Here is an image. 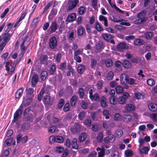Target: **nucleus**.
<instances>
[{
    "label": "nucleus",
    "mask_w": 157,
    "mask_h": 157,
    "mask_svg": "<svg viewBox=\"0 0 157 157\" xmlns=\"http://www.w3.org/2000/svg\"><path fill=\"white\" fill-rule=\"evenodd\" d=\"M70 109V105L69 103H66L63 108V110L65 112H67Z\"/></svg>",
    "instance_id": "55"
},
{
    "label": "nucleus",
    "mask_w": 157,
    "mask_h": 157,
    "mask_svg": "<svg viewBox=\"0 0 157 157\" xmlns=\"http://www.w3.org/2000/svg\"><path fill=\"white\" fill-rule=\"evenodd\" d=\"M128 46L125 42H121L119 44L117 47V49L119 51H121L125 49L128 48Z\"/></svg>",
    "instance_id": "9"
},
{
    "label": "nucleus",
    "mask_w": 157,
    "mask_h": 157,
    "mask_svg": "<svg viewBox=\"0 0 157 157\" xmlns=\"http://www.w3.org/2000/svg\"><path fill=\"white\" fill-rule=\"evenodd\" d=\"M103 114L104 116L105 117V118L106 119H108L109 118V115H110L109 112L107 110H105L103 112Z\"/></svg>",
    "instance_id": "43"
},
{
    "label": "nucleus",
    "mask_w": 157,
    "mask_h": 157,
    "mask_svg": "<svg viewBox=\"0 0 157 157\" xmlns=\"http://www.w3.org/2000/svg\"><path fill=\"white\" fill-rule=\"evenodd\" d=\"M99 20L100 21H104V25L105 26H108L107 20L105 17L102 15H100L99 17Z\"/></svg>",
    "instance_id": "29"
},
{
    "label": "nucleus",
    "mask_w": 157,
    "mask_h": 157,
    "mask_svg": "<svg viewBox=\"0 0 157 157\" xmlns=\"http://www.w3.org/2000/svg\"><path fill=\"white\" fill-rule=\"evenodd\" d=\"M115 90L116 93L118 94L121 93L123 91V88L120 86H117Z\"/></svg>",
    "instance_id": "39"
},
{
    "label": "nucleus",
    "mask_w": 157,
    "mask_h": 157,
    "mask_svg": "<svg viewBox=\"0 0 157 157\" xmlns=\"http://www.w3.org/2000/svg\"><path fill=\"white\" fill-rule=\"evenodd\" d=\"M64 150V147H56V152L59 153H61L63 152Z\"/></svg>",
    "instance_id": "48"
},
{
    "label": "nucleus",
    "mask_w": 157,
    "mask_h": 157,
    "mask_svg": "<svg viewBox=\"0 0 157 157\" xmlns=\"http://www.w3.org/2000/svg\"><path fill=\"white\" fill-rule=\"evenodd\" d=\"M38 76L37 74L34 75L32 78L31 84L32 86H35L38 81Z\"/></svg>",
    "instance_id": "14"
},
{
    "label": "nucleus",
    "mask_w": 157,
    "mask_h": 157,
    "mask_svg": "<svg viewBox=\"0 0 157 157\" xmlns=\"http://www.w3.org/2000/svg\"><path fill=\"white\" fill-rule=\"evenodd\" d=\"M123 134V132L122 131L121 129H118L116 131L115 135L116 137L119 138Z\"/></svg>",
    "instance_id": "30"
},
{
    "label": "nucleus",
    "mask_w": 157,
    "mask_h": 157,
    "mask_svg": "<svg viewBox=\"0 0 157 157\" xmlns=\"http://www.w3.org/2000/svg\"><path fill=\"white\" fill-rule=\"evenodd\" d=\"M56 70L55 65L54 64H52L51 66V67H50L49 71L50 72V73L51 74H53L55 71Z\"/></svg>",
    "instance_id": "53"
},
{
    "label": "nucleus",
    "mask_w": 157,
    "mask_h": 157,
    "mask_svg": "<svg viewBox=\"0 0 157 157\" xmlns=\"http://www.w3.org/2000/svg\"><path fill=\"white\" fill-rule=\"evenodd\" d=\"M144 42V40L140 39H136L134 41V44L136 45H142Z\"/></svg>",
    "instance_id": "31"
},
{
    "label": "nucleus",
    "mask_w": 157,
    "mask_h": 157,
    "mask_svg": "<svg viewBox=\"0 0 157 157\" xmlns=\"http://www.w3.org/2000/svg\"><path fill=\"white\" fill-rule=\"evenodd\" d=\"M145 22V20L144 19H142L140 18H139L138 19H137L134 21V23L136 24H140L143 22Z\"/></svg>",
    "instance_id": "54"
},
{
    "label": "nucleus",
    "mask_w": 157,
    "mask_h": 157,
    "mask_svg": "<svg viewBox=\"0 0 157 157\" xmlns=\"http://www.w3.org/2000/svg\"><path fill=\"white\" fill-rule=\"evenodd\" d=\"M74 32H72L69 35V40L71 42L75 38L74 37Z\"/></svg>",
    "instance_id": "58"
},
{
    "label": "nucleus",
    "mask_w": 157,
    "mask_h": 157,
    "mask_svg": "<svg viewBox=\"0 0 157 157\" xmlns=\"http://www.w3.org/2000/svg\"><path fill=\"white\" fill-rule=\"evenodd\" d=\"M109 101L111 104L115 105L116 103V102L114 96H111L109 98Z\"/></svg>",
    "instance_id": "60"
},
{
    "label": "nucleus",
    "mask_w": 157,
    "mask_h": 157,
    "mask_svg": "<svg viewBox=\"0 0 157 157\" xmlns=\"http://www.w3.org/2000/svg\"><path fill=\"white\" fill-rule=\"evenodd\" d=\"M95 28L98 31H101L103 30L101 26L98 22H96L95 23Z\"/></svg>",
    "instance_id": "45"
},
{
    "label": "nucleus",
    "mask_w": 157,
    "mask_h": 157,
    "mask_svg": "<svg viewBox=\"0 0 157 157\" xmlns=\"http://www.w3.org/2000/svg\"><path fill=\"white\" fill-rule=\"evenodd\" d=\"M56 129V127L55 126H52L48 128V131L51 133H53L55 132Z\"/></svg>",
    "instance_id": "59"
},
{
    "label": "nucleus",
    "mask_w": 157,
    "mask_h": 157,
    "mask_svg": "<svg viewBox=\"0 0 157 157\" xmlns=\"http://www.w3.org/2000/svg\"><path fill=\"white\" fill-rule=\"evenodd\" d=\"M102 36L103 38L107 41H110V40L113 39L112 36L109 34H103Z\"/></svg>",
    "instance_id": "22"
},
{
    "label": "nucleus",
    "mask_w": 157,
    "mask_h": 157,
    "mask_svg": "<svg viewBox=\"0 0 157 157\" xmlns=\"http://www.w3.org/2000/svg\"><path fill=\"white\" fill-rule=\"evenodd\" d=\"M78 3V0H70L69 2V6L68 10H72L75 7L77 4Z\"/></svg>",
    "instance_id": "6"
},
{
    "label": "nucleus",
    "mask_w": 157,
    "mask_h": 157,
    "mask_svg": "<svg viewBox=\"0 0 157 157\" xmlns=\"http://www.w3.org/2000/svg\"><path fill=\"white\" fill-rule=\"evenodd\" d=\"M44 102L46 104L49 105L50 104L51 105H52V101L51 100L50 97L49 95H47L45 96L44 97Z\"/></svg>",
    "instance_id": "19"
},
{
    "label": "nucleus",
    "mask_w": 157,
    "mask_h": 157,
    "mask_svg": "<svg viewBox=\"0 0 157 157\" xmlns=\"http://www.w3.org/2000/svg\"><path fill=\"white\" fill-rule=\"evenodd\" d=\"M23 92V90L21 88H20L18 90L15 94V97L16 98H18L21 95Z\"/></svg>",
    "instance_id": "44"
},
{
    "label": "nucleus",
    "mask_w": 157,
    "mask_h": 157,
    "mask_svg": "<svg viewBox=\"0 0 157 157\" xmlns=\"http://www.w3.org/2000/svg\"><path fill=\"white\" fill-rule=\"evenodd\" d=\"M81 128V126L78 123H75L73 128H71V131L74 133L79 132Z\"/></svg>",
    "instance_id": "7"
},
{
    "label": "nucleus",
    "mask_w": 157,
    "mask_h": 157,
    "mask_svg": "<svg viewBox=\"0 0 157 157\" xmlns=\"http://www.w3.org/2000/svg\"><path fill=\"white\" fill-rule=\"evenodd\" d=\"M135 96L137 99H139L141 98L143 99L144 97L143 95L140 92L135 93Z\"/></svg>",
    "instance_id": "47"
},
{
    "label": "nucleus",
    "mask_w": 157,
    "mask_h": 157,
    "mask_svg": "<svg viewBox=\"0 0 157 157\" xmlns=\"http://www.w3.org/2000/svg\"><path fill=\"white\" fill-rule=\"evenodd\" d=\"M52 141L58 143H62L64 140L63 138L61 136H51L49 138V143L52 144Z\"/></svg>",
    "instance_id": "1"
},
{
    "label": "nucleus",
    "mask_w": 157,
    "mask_h": 157,
    "mask_svg": "<svg viewBox=\"0 0 157 157\" xmlns=\"http://www.w3.org/2000/svg\"><path fill=\"white\" fill-rule=\"evenodd\" d=\"M22 111L20 109L17 110L15 113L14 115V118L13 122H14L16 121L18 118H20V116L22 114Z\"/></svg>",
    "instance_id": "13"
},
{
    "label": "nucleus",
    "mask_w": 157,
    "mask_h": 157,
    "mask_svg": "<svg viewBox=\"0 0 157 157\" xmlns=\"http://www.w3.org/2000/svg\"><path fill=\"white\" fill-rule=\"evenodd\" d=\"M84 124L85 125H86L87 127H90L91 124V121L89 119H86L84 121Z\"/></svg>",
    "instance_id": "57"
},
{
    "label": "nucleus",
    "mask_w": 157,
    "mask_h": 157,
    "mask_svg": "<svg viewBox=\"0 0 157 157\" xmlns=\"http://www.w3.org/2000/svg\"><path fill=\"white\" fill-rule=\"evenodd\" d=\"M101 105L102 107H106L107 106V104L106 102V98L105 96H102L100 100Z\"/></svg>",
    "instance_id": "18"
},
{
    "label": "nucleus",
    "mask_w": 157,
    "mask_h": 157,
    "mask_svg": "<svg viewBox=\"0 0 157 157\" xmlns=\"http://www.w3.org/2000/svg\"><path fill=\"white\" fill-rule=\"evenodd\" d=\"M85 11V8L84 7H81L78 8V14L82 15L84 13Z\"/></svg>",
    "instance_id": "49"
},
{
    "label": "nucleus",
    "mask_w": 157,
    "mask_h": 157,
    "mask_svg": "<svg viewBox=\"0 0 157 157\" xmlns=\"http://www.w3.org/2000/svg\"><path fill=\"white\" fill-rule=\"evenodd\" d=\"M77 139L76 138L73 139L72 141V147L73 148L77 149L78 148V146L77 145Z\"/></svg>",
    "instance_id": "37"
},
{
    "label": "nucleus",
    "mask_w": 157,
    "mask_h": 157,
    "mask_svg": "<svg viewBox=\"0 0 157 157\" xmlns=\"http://www.w3.org/2000/svg\"><path fill=\"white\" fill-rule=\"evenodd\" d=\"M85 116V113L84 112H82L80 113L78 117L80 120H82L84 119Z\"/></svg>",
    "instance_id": "62"
},
{
    "label": "nucleus",
    "mask_w": 157,
    "mask_h": 157,
    "mask_svg": "<svg viewBox=\"0 0 157 157\" xmlns=\"http://www.w3.org/2000/svg\"><path fill=\"white\" fill-rule=\"evenodd\" d=\"M96 150L98 151H99L98 152V157H104L105 154V150L104 148L98 147L96 149Z\"/></svg>",
    "instance_id": "12"
},
{
    "label": "nucleus",
    "mask_w": 157,
    "mask_h": 157,
    "mask_svg": "<svg viewBox=\"0 0 157 157\" xmlns=\"http://www.w3.org/2000/svg\"><path fill=\"white\" fill-rule=\"evenodd\" d=\"M149 109L153 112L157 111V105L155 103H151L149 104Z\"/></svg>",
    "instance_id": "16"
},
{
    "label": "nucleus",
    "mask_w": 157,
    "mask_h": 157,
    "mask_svg": "<svg viewBox=\"0 0 157 157\" xmlns=\"http://www.w3.org/2000/svg\"><path fill=\"white\" fill-rule=\"evenodd\" d=\"M11 36V35L10 33L6 34V33H3L2 36H1L2 39H3L2 42L6 44L7 41L10 40Z\"/></svg>",
    "instance_id": "5"
},
{
    "label": "nucleus",
    "mask_w": 157,
    "mask_h": 157,
    "mask_svg": "<svg viewBox=\"0 0 157 157\" xmlns=\"http://www.w3.org/2000/svg\"><path fill=\"white\" fill-rule=\"evenodd\" d=\"M123 65L125 68H129L131 66L130 63L128 60L123 61Z\"/></svg>",
    "instance_id": "35"
},
{
    "label": "nucleus",
    "mask_w": 157,
    "mask_h": 157,
    "mask_svg": "<svg viewBox=\"0 0 157 157\" xmlns=\"http://www.w3.org/2000/svg\"><path fill=\"white\" fill-rule=\"evenodd\" d=\"M50 28H51L50 33L55 32L57 29V25L56 22H52Z\"/></svg>",
    "instance_id": "20"
},
{
    "label": "nucleus",
    "mask_w": 157,
    "mask_h": 157,
    "mask_svg": "<svg viewBox=\"0 0 157 157\" xmlns=\"http://www.w3.org/2000/svg\"><path fill=\"white\" fill-rule=\"evenodd\" d=\"M84 29L82 26H78V27L77 33L78 36H82L83 34Z\"/></svg>",
    "instance_id": "40"
},
{
    "label": "nucleus",
    "mask_w": 157,
    "mask_h": 157,
    "mask_svg": "<svg viewBox=\"0 0 157 157\" xmlns=\"http://www.w3.org/2000/svg\"><path fill=\"white\" fill-rule=\"evenodd\" d=\"M90 98L92 99H94L95 101H98L100 100V97L99 94L98 93H96L94 95H93L91 98Z\"/></svg>",
    "instance_id": "41"
},
{
    "label": "nucleus",
    "mask_w": 157,
    "mask_h": 157,
    "mask_svg": "<svg viewBox=\"0 0 157 157\" xmlns=\"http://www.w3.org/2000/svg\"><path fill=\"white\" fill-rule=\"evenodd\" d=\"M149 150V149L147 147H145L143 148L142 149L140 150L141 153L146 154L148 152Z\"/></svg>",
    "instance_id": "52"
},
{
    "label": "nucleus",
    "mask_w": 157,
    "mask_h": 157,
    "mask_svg": "<svg viewBox=\"0 0 157 157\" xmlns=\"http://www.w3.org/2000/svg\"><path fill=\"white\" fill-rule=\"evenodd\" d=\"M32 111V110L30 108H28L26 109L24 113V116H26L28 114H29L30 112Z\"/></svg>",
    "instance_id": "61"
},
{
    "label": "nucleus",
    "mask_w": 157,
    "mask_h": 157,
    "mask_svg": "<svg viewBox=\"0 0 157 157\" xmlns=\"http://www.w3.org/2000/svg\"><path fill=\"white\" fill-rule=\"evenodd\" d=\"M77 97L76 95H74L71 97L70 100V103L72 106L75 105L76 102L77 101Z\"/></svg>",
    "instance_id": "25"
},
{
    "label": "nucleus",
    "mask_w": 157,
    "mask_h": 157,
    "mask_svg": "<svg viewBox=\"0 0 157 157\" xmlns=\"http://www.w3.org/2000/svg\"><path fill=\"white\" fill-rule=\"evenodd\" d=\"M127 82L130 85H136V83L135 82V80L133 78H128Z\"/></svg>",
    "instance_id": "51"
},
{
    "label": "nucleus",
    "mask_w": 157,
    "mask_h": 157,
    "mask_svg": "<svg viewBox=\"0 0 157 157\" xmlns=\"http://www.w3.org/2000/svg\"><path fill=\"white\" fill-rule=\"evenodd\" d=\"M49 45L50 47L52 49H54L56 47L57 45V40L56 38L53 36L49 39Z\"/></svg>",
    "instance_id": "2"
},
{
    "label": "nucleus",
    "mask_w": 157,
    "mask_h": 157,
    "mask_svg": "<svg viewBox=\"0 0 157 157\" xmlns=\"http://www.w3.org/2000/svg\"><path fill=\"white\" fill-rule=\"evenodd\" d=\"M125 155L127 157H131L133 155V151L131 150H128L125 151Z\"/></svg>",
    "instance_id": "38"
},
{
    "label": "nucleus",
    "mask_w": 157,
    "mask_h": 157,
    "mask_svg": "<svg viewBox=\"0 0 157 157\" xmlns=\"http://www.w3.org/2000/svg\"><path fill=\"white\" fill-rule=\"evenodd\" d=\"M47 72L45 71H43L41 73V78L42 80H45L47 76Z\"/></svg>",
    "instance_id": "36"
},
{
    "label": "nucleus",
    "mask_w": 157,
    "mask_h": 157,
    "mask_svg": "<svg viewBox=\"0 0 157 157\" xmlns=\"http://www.w3.org/2000/svg\"><path fill=\"white\" fill-rule=\"evenodd\" d=\"M110 19L111 21L116 22H121L123 21V19L120 17L118 18H115L113 16L112 18H110Z\"/></svg>",
    "instance_id": "42"
},
{
    "label": "nucleus",
    "mask_w": 157,
    "mask_h": 157,
    "mask_svg": "<svg viewBox=\"0 0 157 157\" xmlns=\"http://www.w3.org/2000/svg\"><path fill=\"white\" fill-rule=\"evenodd\" d=\"M26 94L27 96H30V97H32L34 96V90L33 88L29 87L27 85L26 88Z\"/></svg>",
    "instance_id": "11"
},
{
    "label": "nucleus",
    "mask_w": 157,
    "mask_h": 157,
    "mask_svg": "<svg viewBox=\"0 0 157 157\" xmlns=\"http://www.w3.org/2000/svg\"><path fill=\"white\" fill-rule=\"evenodd\" d=\"M145 34L146 38L148 39H151L153 35V33L150 32H147Z\"/></svg>",
    "instance_id": "50"
},
{
    "label": "nucleus",
    "mask_w": 157,
    "mask_h": 157,
    "mask_svg": "<svg viewBox=\"0 0 157 157\" xmlns=\"http://www.w3.org/2000/svg\"><path fill=\"white\" fill-rule=\"evenodd\" d=\"M78 71L80 74H82L85 70V67L82 64H80L78 67Z\"/></svg>",
    "instance_id": "23"
},
{
    "label": "nucleus",
    "mask_w": 157,
    "mask_h": 157,
    "mask_svg": "<svg viewBox=\"0 0 157 157\" xmlns=\"http://www.w3.org/2000/svg\"><path fill=\"white\" fill-rule=\"evenodd\" d=\"M97 153L95 151L90 153L88 155L87 157H97Z\"/></svg>",
    "instance_id": "64"
},
{
    "label": "nucleus",
    "mask_w": 157,
    "mask_h": 157,
    "mask_svg": "<svg viewBox=\"0 0 157 157\" xmlns=\"http://www.w3.org/2000/svg\"><path fill=\"white\" fill-rule=\"evenodd\" d=\"M64 145L66 146L67 148H69L71 145V142L70 140L68 139L67 138L66 141Z\"/></svg>",
    "instance_id": "56"
},
{
    "label": "nucleus",
    "mask_w": 157,
    "mask_h": 157,
    "mask_svg": "<svg viewBox=\"0 0 157 157\" xmlns=\"http://www.w3.org/2000/svg\"><path fill=\"white\" fill-rule=\"evenodd\" d=\"M147 11L145 10H143L139 13L137 15V17L142 19H144L145 20V21H147V17L146 15L147 14Z\"/></svg>",
    "instance_id": "10"
},
{
    "label": "nucleus",
    "mask_w": 157,
    "mask_h": 157,
    "mask_svg": "<svg viewBox=\"0 0 157 157\" xmlns=\"http://www.w3.org/2000/svg\"><path fill=\"white\" fill-rule=\"evenodd\" d=\"M103 140L105 143H112L115 140V137L113 135H110L104 138Z\"/></svg>",
    "instance_id": "8"
},
{
    "label": "nucleus",
    "mask_w": 157,
    "mask_h": 157,
    "mask_svg": "<svg viewBox=\"0 0 157 157\" xmlns=\"http://www.w3.org/2000/svg\"><path fill=\"white\" fill-rule=\"evenodd\" d=\"M87 135L84 133H82L78 137V140L80 142H83L86 138Z\"/></svg>",
    "instance_id": "26"
},
{
    "label": "nucleus",
    "mask_w": 157,
    "mask_h": 157,
    "mask_svg": "<svg viewBox=\"0 0 157 157\" xmlns=\"http://www.w3.org/2000/svg\"><path fill=\"white\" fill-rule=\"evenodd\" d=\"M78 94L80 98L82 99L84 95V90L82 88H80L78 90Z\"/></svg>",
    "instance_id": "32"
},
{
    "label": "nucleus",
    "mask_w": 157,
    "mask_h": 157,
    "mask_svg": "<svg viewBox=\"0 0 157 157\" xmlns=\"http://www.w3.org/2000/svg\"><path fill=\"white\" fill-rule=\"evenodd\" d=\"M113 76V73L112 71H110L107 74L106 78L108 80H111L112 79Z\"/></svg>",
    "instance_id": "34"
},
{
    "label": "nucleus",
    "mask_w": 157,
    "mask_h": 157,
    "mask_svg": "<svg viewBox=\"0 0 157 157\" xmlns=\"http://www.w3.org/2000/svg\"><path fill=\"white\" fill-rule=\"evenodd\" d=\"M102 63L105 64L106 67L109 68L111 67L113 65L112 60L110 58H108L106 60L102 59Z\"/></svg>",
    "instance_id": "4"
},
{
    "label": "nucleus",
    "mask_w": 157,
    "mask_h": 157,
    "mask_svg": "<svg viewBox=\"0 0 157 157\" xmlns=\"http://www.w3.org/2000/svg\"><path fill=\"white\" fill-rule=\"evenodd\" d=\"M103 137V134L101 132H99L98 134L97 139L98 142H100L102 141Z\"/></svg>",
    "instance_id": "33"
},
{
    "label": "nucleus",
    "mask_w": 157,
    "mask_h": 157,
    "mask_svg": "<svg viewBox=\"0 0 157 157\" xmlns=\"http://www.w3.org/2000/svg\"><path fill=\"white\" fill-rule=\"evenodd\" d=\"M135 109V107L133 105L127 104L125 107V109L127 112L132 111Z\"/></svg>",
    "instance_id": "24"
},
{
    "label": "nucleus",
    "mask_w": 157,
    "mask_h": 157,
    "mask_svg": "<svg viewBox=\"0 0 157 157\" xmlns=\"http://www.w3.org/2000/svg\"><path fill=\"white\" fill-rule=\"evenodd\" d=\"M40 63L41 64H44L45 65L48 64V57L45 54H42L40 56L39 58Z\"/></svg>",
    "instance_id": "3"
},
{
    "label": "nucleus",
    "mask_w": 157,
    "mask_h": 157,
    "mask_svg": "<svg viewBox=\"0 0 157 157\" xmlns=\"http://www.w3.org/2000/svg\"><path fill=\"white\" fill-rule=\"evenodd\" d=\"M123 119L124 122H128L132 120V117L130 114H126L123 115Z\"/></svg>",
    "instance_id": "21"
},
{
    "label": "nucleus",
    "mask_w": 157,
    "mask_h": 157,
    "mask_svg": "<svg viewBox=\"0 0 157 157\" xmlns=\"http://www.w3.org/2000/svg\"><path fill=\"white\" fill-rule=\"evenodd\" d=\"M118 152L117 150L114 151L111 155L112 157H118Z\"/></svg>",
    "instance_id": "63"
},
{
    "label": "nucleus",
    "mask_w": 157,
    "mask_h": 157,
    "mask_svg": "<svg viewBox=\"0 0 157 157\" xmlns=\"http://www.w3.org/2000/svg\"><path fill=\"white\" fill-rule=\"evenodd\" d=\"M32 97H29L27 98L26 100H24L23 101L24 105L25 106H27L29 105L32 101Z\"/></svg>",
    "instance_id": "27"
},
{
    "label": "nucleus",
    "mask_w": 157,
    "mask_h": 157,
    "mask_svg": "<svg viewBox=\"0 0 157 157\" xmlns=\"http://www.w3.org/2000/svg\"><path fill=\"white\" fill-rule=\"evenodd\" d=\"M147 83L149 86H152L155 84V82L152 79H149L147 81Z\"/></svg>",
    "instance_id": "46"
},
{
    "label": "nucleus",
    "mask_w": 157,
    "mask_h": 157,
    "mask_svg": "<svg viewBox=\"0 0 157 157\" xmlns=\"http://www.w3.org/2000/svg\"><path fill=\"white\" fill-rule=\"evenodd\" d=\"M128 76L125 74H121V76L120 81L121 84H122L124 85L125 84V81L127 82Z\"/></svg>",
    "instance_id": "15"
},
{
    "label": "nucleus",
    "mask_w": 157,
    "mask_h": 157,
    "mask_svg": "<svg viewBox=\"0 0 157 157\" xmlns=\"http://www.w3.org/2000/svg\"><path fill=\"white\" fill-rule=\"evenodd\" d=\"M76 17L75 13H72L69 15L67 18L66 21H72L75 20Z\"/></svg>",
    "instance_id": "17"
},
{
    "label": "nucleus",
    "mask_w": 157,
    "mask_h": 157,
    "mask_svg": "<svg viewBox=\"0 0 157 157\" xmlns=\"http://www.w3.org/2000/svg\"><path fill=\"white\" fill-rule=\"evenodd\" d=\"M30 127V125L27 123H24L21 127V130L23 131L27 130Z\"/></svg>",
    "instance_id": "28"
}]
</instances>
